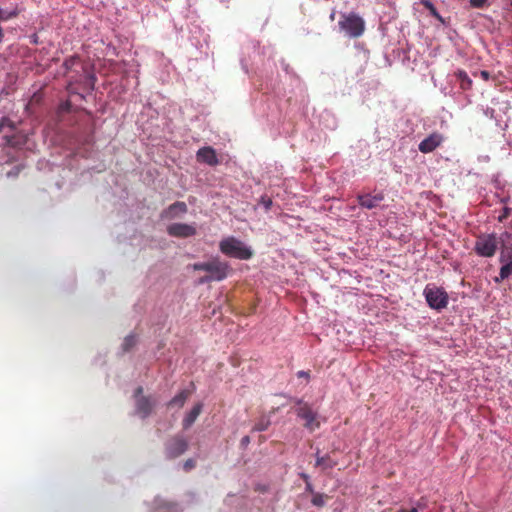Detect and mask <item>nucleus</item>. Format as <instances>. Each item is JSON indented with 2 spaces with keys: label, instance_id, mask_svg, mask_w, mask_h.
Masks as SVG:
<instances>
[{
  "label": "nucleus",
  "instance_id": "34",
  "mask_svg": "<svg viewBox=\"0 0 512 512\" xmlns=\"http://www.w3.org/2000/svg\"><path fill=\"white\" fill-rule=\"evenodd\" d=\"M397 512H418V509L417 507H413L411 509L400 508L399 510H397Z\"/></svg>",
  "mask_w": 512,
  "mask_h": 512
},
{
  "label": "nucleus",
  "instance_id": "1",
  "mask_svg": "<svg viewBox=\"0 0 512 512\" xmlns=\"http://www.w3.org/2000/svg\"><path fill=\"white\" fill-rule=\"evenodd\" d=\"M192 268L195 271L207 272L206 275L199 279V284L223 281L232 271L230 265L225 261H221L219 257H213L205 262L194 263Z\"/></svg>",
  "mask_w": 512,
  "mask_h": 512
},
{
  "label": "nucleus",
  "instance_id": "23",
  "mask_svg": "<svg viewBox=\"0 0 512 512\" xmlns=\"http://www.w3.org/2000/svg\"><path fill=\"white\" fill-rule=\"evenodd\" d=\"M75 65H80V59L76 56L66 59L63 63L66 73H69Z\"/></svg>",
  "mask_w": 512,
  "mask_h": 512
},
{
  "label": "nucleus",
  "instance_id": "22",
  "mask_svg": "<svg viewBox=\"0 0 512 512\" xmlns=\"http://www.w3.org/2000/svg\"><path fill=\"white\" fill-rule=\"evenodd\" d=\"M137 343L136 336L133 334H130L124 338V341L122 343V349L124 352L130 351Z\"/></svg>",
  "mask_w": 512,
  "mask_h": 512
},
{
  "label": "nucleus",
  "instance_id": "27",
  "mask_svg": "<svg viewBox=\"0 0 512 512\" xmlns=\"http://www.w3.org/2000/svg\"><path fill=\"white\" fill-rule=\"evenodd\" d=\"M16 15H17V12L13 11V12H10L7 16H3V10L0 9V22L9 20L13 17H16Z\"/></svg>",
  "mask_w": 512,
  "mask_h": 512
},
{
  "label": "nucleus",
  "instance_id": "21",
  "mask_svg": "<svg viewBox=\"0 0 512 512\" xmlns=\"http://www.w3.org/2000/svg\"><path fill=\"white\" fill-rule=\"evenodd\" d=\"M421 4L427 9L429 10L430 14L438 19L439 21L443 22V19L441 17V15L438 13L437 9L435 8V6L433 5V3L430 1V0H420Z\"/></svg>",
  "mask_w": 512,
  "mask_h": 512
},
{
  "label": "nucleus",
  "instance_id": "2",
  "mask_svg": "<svg viewBox=\"0 0 512 512\" xmlns=\"http://www.w3.org/2000/svg\"><path fill=\"white\" fill-rule=\"evenodd\" d=\"M219 248L226 256L240 260H248L253 256L252 250L234 237L223 239L219 244Z\"/></svg>",
  "mask_w": 512,
  "mask_h": 512
},
{
  "label": "nucleus",
  "instance_id": "4",
  "mask_svg": "<svg viewBox=\"0 0 512 512\" xmlns=\"http://www.w3.org/2000/svg\"><path fill=\"white\" fill-rule=\"evenodd\" d=\"M423 293L429 307L432 309L441 310L448 305V294L442 288L427 285Z\"/></svg>",
  "mask_w": 512,
  "mask_h": 512
},
{
  "label": "nucleus",
  "instance_id": "32",
  "mask_svg": "<svg viewBox=\"0 0 512 512\" xmlns=\"http://www.w3.org/2000/svg\"><path fill=\"white\" fill-rule=\"evenodd\" d=\"M480 76L485 81H488L490 79V73L486 70L480 71Z\"/></svg>",
  "mask_w": 512,
  "mask_h": 512
},
{
  "label": "nucleus",
  "instance_id": "18",
  "mask_svg": "<svg viewBox=\"0 0 512 512\" xmlns=\"http://www.w3.org/2000/svg\"><path fill=\"white\" fill-rule=\"evenodd\" d=\"M512 274V261L503 265L500 268L499 276L495 278L496 282L503 281L507 279Z\"/></svg>",
  "mask_w": 512,
  "mask_h": 512
},
{
  "label": "nucleus",
  "instance_id": "31",
  "mask_svg": "<svg viewBox=\"0 0 512 512\" xmlns=\"http://www.w3.org/2000/svg\"><path fill=\"white\" fill-rule=\"evenodd\" d=\"M297 377H299V378L304 377V378H306V379H309V377H310V373H309L308 371H303V370H301V371H298V372H297Z\"/></svg>",
  "mask_w": 512,
  "mask_h": 512
},
{
  "label": "nucleus",
  "instance_id": "25",
  "mask_svg": "<svg viewBox=\"0 0 512 512\" xmlns=\"http://www.w3.org/2000/svg\"><path fill=\"white\" fill-rule=\"evenodd\" d=\"M196 466V462L194 459L192 458H189L187 459L184 463H183V469L184 471L186 472H189L190 470H192L194 467Z\"/></svg>",
  "mask_w": 512,
  "mask_h": 512
},
{
  "label": "nucleus",
  "instance_id": "29",
  "mask_svg": "<svg viewBox=\"0 0 512 512\" xmlns=\"http://www.w3.org/2000/svg\"><path fill=\"white\" fill-rule=\"evenodd\" d=\"M486 0H470L472 7L481 8L485 4Z\"/></svg>",
  "mask_w": 512,
  "mask_h": 512
},
{
  "label": "nucleus",
  "instance_id": "37",
  "mask_svg": "<svg viewBox=\"0 0 512 512\" xmlns=\"http://www.w3.org/2000/svg\"><path fill=\"white\" fill-rule=\"evenodd\" d=\"M143 392V388L142 387H138L135 391V396H138L140 395L141 393Z\"/></svg>",
  "mask_w": 512,
  "mask_h": 512
},
{
  "label": "nucleus",
  "instance_id": "14",
  "mask_svg": "<svg viewBox=\"0 0 512 512\" xmlns=\"http://www.w3.org/2000/svg\"><path fill=\"white\" fill-rule=\"evenodd\" d=\"M187 205L185 202L177 201L171 204L162 214L163 217L174 218L178 213H186Z\"/></svg>",
  "mask_w": 512,
  "mask_h": 512
},
{
  "label": "nucleus",
  "instance_id": "38",
  "mask_svg": "<svg viewBox=\"0 0 512 512\" xmlns=\"http://www.w3.org/2000/svg\"><path fill=\"white\" fill-rule=\"evenodd\" d=\"M10 12L3 11V16H7Z\"/></svg>",
  "mask_w": 512,
  "mask_h": 512
},
{
  "label": "nucleus",
  "instance_id": "5",
  "mask_svg": "<svg viewBox=\"0 0 512 512\" xmlns=\"http://www.w3.org/2000/svg\"><path fill=\"white\" fill-rule=\"evenodd\" d=\"M498 248V240L495 234H484L477 237L474 250L482 257H492Z\"/></svg>",
  "mask_w": 512,
  "mask_h": 512
},
{
  "label": "nucleus",
  "instance_id": "16",
  "mask_svg": "<svg viewBox=\"0 0 512 512\" xmlns=\"http://www.w3.org/2000/svg\"><path fill=\"white\" fill-rule=\"evenodd\" d=\"M190 394L189 390H182L169 401L168 406L183 407Z\"/></svg>",
  "mask_w": 512,
  "mask_h": 512
},
{
  "label": "nucleus",
  "instance_id": "30",
  "mask_svg": "<svg viewBox=\"0 0 512 512\" xmlns=\"http://www.w3.org/2000/svg\"><path fill=\"white\" fill-rule=\"evenodd\" d=\"M261 203L264 205L266 210H269L272 205V200L270 198L262 197Z\"/></svg>",
  "mask_w": 512,
  "mask_h": 512
},
{
  "label": "nucleus",
  "instance_id": "12",
  "mask_svg": "<svg viewBox=\"0 0 512 512\" xmlns=\"http://www.w3.org/2000/svg\"><path fill=\"white\" fill-rule=\"evenodd\" d=\"M154 404L149 397L142 396L137 399L136 410L143 418H146L152 412Z\"/></svg>",
  "mask_w": 512,
  "mask_h": 512
},
{
  "label": "nucleus",
  "instance_id": "17",
  "mask_svg": "<svg viewBox=\"0 0 512 512\" xmlns=\"http://www.w3.org/2000/svg\"><path fill=\"white\" fill-rule=\"evenodd\" d=\"M456 75H457V78L460 81V87L463 90H468V89L471 88L472 80L470 79V77L468 76V74L465 71L460 70V71L457 72Z\"/></svg>",
  "mask_w": 512,
  "mask_h": 512
},
{
  "label": "nucleus",
  "instance_id": "7",
  "mask_svg": "<svg viewBox=\"0 0 512 512\" xmlns=\"http://www.w3.org/2000/svg\"><path fill=\"white\" fill-rule=\"evenodd\" d=\"M385 196L383 192H377L375 194L365 193L358 194L357 201L358 204L365 209H374L379 206V204L384 200Z\"/></svg>",
  "mask_w": 512,
  "mask_h": 512
},
{
  "label": "nucleus",
  "instance_id": "19",
  "mask_svg": "<svg viewBox=\"0 0 512 512\" xmlns=\"http://www.w3.org/2000/svg\"><path fill=\"white\" fill-rule=\"evenodd\" d=\"M271 421L268 417H261L254 425L253 431L262 432L266 431L270 426Z\"/></svg>",
  "mask_w": 512,
  "mask_h": 512
},
{
  "label": "nucleus",
  "instance_id": "3",
  "mask_svg": "<svg viewBox=\"0 0 512 512\" xmlns=\"http://www.w3.org/2000/svg\"><path fill=\"white\" fill-rule=\"evenodd\" d=\"M339 26L352 38L360 37L365 30L364 20L356 13L343 14Z\"/></svg>",
  "mask_w": 512,
  "mask_h": 512
},
{
  "label": "nucleus",
  "instance_id": "36",
  "mask_svg": "<svg viewBox=\"0 0 512 512\" xmlns=\"http://www.w3.org/2000/svg\"><path fill=\"white\" fill-rule=\"evenodd\" d=\"M301 478L305 481V483L310 481V478L307 474H301Z\"/></svg>",
  "mask_w": 512,
  "mask_h": 512
},
{
  "label": "nucleus",
  "instance_id": "10",
  "mask_svg": "<svg viewBox=\"0 0 512 512\" xmlns=\"http://www.w3.org/2000/svg\"><path fill=\"white\" fill-rule=\"evenodd\" d=\"M443 142V136L439 133H432L424 140H422L418 146L419 151L422 153L433 152Z\"/></svg>",
  "mask_w": 512,
  "mask_h": 512
},
{
  "label": "nucleus",
  "instance_id": "33",
  "mask_svg": "<svg viewBox=\"0 0 512 512\" xmlns=\"http://www.w3.org/2000/svg\"><path fill=\"white\" fill-rule=\"evenodd\" d=\"M305 489H306V491H307V492L311 493V494H312V496L314 495V493H316V492L314 491L313 486H312V484L310 483V481H309V482H306V487H305Z\"/></svg>",
  "mask_w": 512,
  "mask_h": 512
},
{
  "label": "nucleus",
  "instance_id": "6",
  "mask_svg": "<svg viewBox=\"0 0 512 512\" xmlns=\"http://www.w3.org/2000/svg\"><path fill=\"white\" fill-rule=\"evenodd\" d=\"M189 447L188 441L181 435L170 437L164 445L165 456L173 460L184 454Z\"/></svg>",
  "mask_w": 512,
  "mask_h": 512
},
{
  "label": "nucleus",
  "instance_id": "24",
  "mask_svg": "<svg viewBox=\"0 0 512 512\" xmlns=\"http://www.w3.org/2000/svg\"><path fill=\"white\" fill-rule=\"evenodd\" d=\"M4 128H9L11 131L16 129L14 122L8 117H3L0 120V133L4 130Z\"/></svg>",
  "mask_w": 512,
  "mask_h": 512
},
{
  "label": "nucleus",
  "instance_id": "26",
  "mask_svg": "<svg viewBox=\"0 0 512 512\" xmlns=\"http://www.w3.org/2000/svg\"><path fill=\"white\" fill-rule=\"evenodd\" d=\"M509 215H510V209L508 207H504L503 210H502V213L498 217V220L500 222H502L505 219H507Z\"/></svg>",
  "mask_w": 512,
  "mask_h": 512
},
{
  "label": "nucleus",
  "instance_id": "15",
  "mask_svg": "<svg viewBox=\"0 0 512 512\" xmlns=\"http://www.w3.org/2000/svg\"><path fill=\"white\" fill-rule=\"evenodd\" d=\"M316 457V463L315 466H320L322 470H328L333 469L335 466H337L338 462L331 458L329 454L321 456L319 451L315 454Z\"/></svg>",
  "mask_w": 512,
  "mask_h": 512
},
{
  "label": "nucleus",
  "instance_id": "35",
  "mask_svg": "<svg viewBox=\"0 0 512 512\" xmlns=\"http://www.w3.org/2000/svg\"><path fill=\"white\" fill-rule=\"evenodd\" d=\"M249 443H250V437H249V436H244V437L242 438V440H241V444H242L243 446H246V445H248Z\"/></svg>",
  "mask_w": 512,
  "mask_h": 512
},
{
  "label": "nucleus",
  "instance_id": "8",
  "mask_svg": "<svg viewBox=\"0 0 512 512\" xmlns=\"http://www.w3.org/2000/svg\"><path fill=\"white\" fill-rule=\"evenodd\" d=\"M167 232L173 237L188 238L196 234V228L191 224L174 223L168 226Z\"/></svg>",
  "mask_w": 512,
  "mask_h": 512
},
{
  "label": "nucleus",
  "instance_id": "28",
  "mask_svg": "<svg viewBox=\"0 0 512 512\" xmlns=\"http://www.w3.org/2000/svg\"><path fill=\"white\" fill-rule=\"evenodd\" d=\"M85 78H86L87 82L89 83V85L91 86V88L93 89L94 82H95V76L93 74H90L87 71H85Z\"/></svg>",
  "mask_w": 512,
  "mask_h": 512
},
{
  "label": "nucleus",
  "instance_id": "11",
  "mask_svg": "<svg viewBox=\"0 0 512 512\" xmlns=\"http://www.w3.org/2000/svg\"><path fill=\"white\" fill-rule=\"evenodd\" d=\"M196 158L198 162L205 163L209 166H216L219 164L216 151L210 146L200 148L197 151Z\"/></svg>",
  "mask_w": 512,
  "mask_h": 512
},
{
  "label": "nucleus",
  "instance_id": "9",
  "mask_svg": "<svg viewBox=\"0 0 512 512\" xmlns=\"http://www.w3.org/2000/svg\"><path fill=\"white\" fill-rule=\"evenodd\" d=\"M297 415L301 419L305 420L304 426L306 428L313 431L319 427V422L316 421V414L307 404H304L298 408Z\"/></svg>",
  "mask_w": 512,
  "mask_h": 512
},
{
  "label": "nucleus",
  "instance_id": "13",
  "mask_svg": "<svg viewBox=\"0 0 512 512\" xmlns=\"http://www.w3.org/2000/svg\"><path fill=\"white\" fill-rule=\"evenodd\" d=\"M203 409L202 403H197L193 406V408L186 414L182 421V425L184 429H188L193 425V423L196 421L198 416L201 414Z\"/></svg>",
  "mask_w": 512,
  "mask_h": 512
},
{
  "label": "nucleus",
  "instance_id": "20",
  "mask_svg": "<svg viewBox=\"0 0 512 512\" xmlns=\"http://www.w3.org/2000/svg\"><path fill=\"white\" fill-rule=\"evenodd\" d=\"M328 499V495L317 492L312 496L311 503L316 507H323Z\"/></svg>",
  "mask_w": 512,
  "mask_h": 512
}]
</instances>
